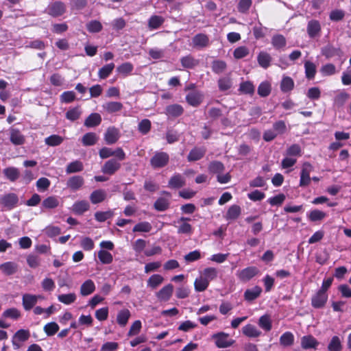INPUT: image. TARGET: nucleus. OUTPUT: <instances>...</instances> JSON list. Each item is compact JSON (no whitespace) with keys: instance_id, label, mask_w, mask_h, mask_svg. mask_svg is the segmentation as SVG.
Masks as SVG:
<instances>
[{"instance_id":"49","label":"nucleus","mask_w":351,"mask_h":351,"mask_svg":"<svg viewBox=\"0 0 351 351\" xmlns=\"http://www.w3.org/2000/svg\"><path fill=\"white\" fill-rule=\"evenodd\" d=\"M152 228V225L147 221L137 223L133 228V232H149Z\"/></svg>"},{"instance_id":"62","label":"nucleus","mask_w":351,"mask_h":351,"mask_svg":"<svg viewBox=\"0 0 351 351\" xmlns=\"http://www.w3.org/2000/svg\"><path fill=\"white\" fill-rule=\"evenodd\" d=\"M239 90L245 94H252L254 91V86L251 82H245L240 84Z\"/></svg>"},{"instance_id":"20","label":"nucleus","mask_w":351,"mask_h":351,"mask_svg":"<svg viewBox=\"0 0 351 351\" xmlns=\"http://www.w3.org/2000/svg\"><path fill=\"white\" fill-rule=\"evenodd\" d=\"M261 292L262 289L258 286H255L252 289H247L244 293L245 300L252 301L259 297Z\"/></svg>"},{"instance_id":"36","label":"nucleus","mask_w":351,"mask_h":351,"mask_svg":"<svg viewBox=\"0 0 351 351\" xmlns=\"http://www.w3.org/2000/svg\"><path fill=\"white\" fill-rule=\"evenodd\" d=\"M59 205V201L58 197L55 196H50L43 200L42 206L43 208L51 209L58 207Z\"/></svg>"},{"instance_id":"8","label":"nucleus","mask_w":351,"mask_h":351,"mask_svg":"<svg viewBox=\"0 0 351 351\" xmlns=\"http://www.w3.org/2000/svg\"><path fill=\"white\" fill-rule=\"evenodd\" d=\"M38 299H43V297L40 295H32L25 293L23 295L22 302L25 310L29 311L37 303Z\"/></svg>"},{"instance_id":"39","label":"nucleus","mask_w":351,"mask_h":351,"mask_svg":"<svg viewBox=\"0 0 351 351\" xmlns=\"http://www.w3.org/2000/svg\"><path fill=\"white\" fill-rule=\"evenodd\" d=\"M208 170L210 173L219 174L224 171V165L219 161H213L209 164Z\"/></svg>"},{"instance_id":"22","label":"nucleus","mask_w":351,"mask_h":351,"mask_svg":"<svg viewBox=\"0 0 351 351\" xmlns=\"http://www.w3.org/2000/svg\"><path fill=\"white\" fill-rule=\"evenodd\" d=\"M130 316L131 313L128 309H121L118 312L117 315V322L118 324L121 326H125L127 324Z\"/></svg>"},{"instance_id":"28","label":"nucleus","mask_w":351,"mask_h":351,"mask_svg":"<svg viewBox=\"0 0 351 351\" xmlns=\"http://www.w3.org/2000/svg\"><path fill=\"white\" fill-rule=\"evenodd\" d=\"M0 270L5 275H12L17 270V265L12 262H7L0 265Z\"/></svg>"},{"instance_id":"53","label":"nucleus","mask_w":351,"mask_h":351,"mask_svg":"<svg viewBox=\"0 0 351 351\" xmlns=\"http://www.w3.org/2000/svg\"><path fill=\"white\" fill-rule=\"evenodd\" d=\"M59 330V326L56 322H50L44 326V331L48 336L55 335Z\"/></svg>"},{"instance_id":"10","label":"nucleus","mask_w":351,"mask_h":351,"mask_svg":"<svg viewBox=\"0 0 351 351\" xmlns=\"http://www.w3.org/2000/svg\"><path fill=\"white\" fill-rule=\"evenodd\" d=\"M47 12L53 16H61L65 12V5L60 1L54 2L48 6Z\"/></svg>"},{"instance_id":"35","label":"nucleus","mask_w":351,"mask_h":351,"mask_svg":"<svg viewBox=\"0 0 351 351\" xmlns=\"http://www.w3.org/2000/svg\"><path fill=\"white\" fill-rule=\"evenodd\" d=\"M5 177L12 182L16 180L19 177V171L15 167H8L3 170Z\"/></svg>"},{"instance_id":"43","label":"nucleus","mask_w":351,"mask_h":351,"mask_svg":"<svg viewBox=\"0 0 351 351\" xmlns=\"http://www.w3.org/2000/svg\"><path fill=\"white\" fill-rule=\"evenodd\" d=\"M58 300L66 305H69L75 301L76 295L75 293L60 294L58 296Z\"/></svg>"},{"instance_id":"7","label":"nucleus","mask_w":351,"mask_h":351,"mask_svg":"<svg viewBox=\"0 0 351 351\" xmlns=\"http://www.w3.org/2000/svg\"><path fill=\"white\" fill-rule=\"evenodd\" d=\"M121 168L120 162L116 159L107 160L101 167V171L108 175L114 174Z\"/></svg>"},{"instance_id":"61","label":"nucleus","mask_w":351,"mask_h":351,"mask_svg":"<svg viewBox=\"0 0 351 351\" xmlns=\"http://www.w3.org/2000/svg\"><path fill=\"white\" fill-rule=\"evenodd\" d=\"M248 53L249 49L245 46H241L234 49L233 55L236 59H241L247 56Z\"/></svg>"},{"instance_id":"60","label":"nucleus","mask_w":351,"mask_h":351,"mask_svg":"<svg viewBox=\"0 0 351 351\" xmlns=\"http://www.w3.org/2000/svg\"><path fill=\"white\" fill-rule=\"evenodd\" d=\"M320 72L324 76L331 75L335 73L336 68L332 64H326L322 66Z\"/></svg>"},{"instance_id":"48","label":"nucleus","mask_w":351,"mask_h":351,"mask_svg":"<svg viewBox=\"0 0 351 351\" xmlns=\"http://www.w3.org/2000/svg\"><path fill=\"white\" fill-rule=\"evenodd\" d=\"M271 92V84L268 82H263L258 88V93L261 97H266Z\"/></svg>"},{"instance_id":"44","label":"nucleus","mask_w":351,"mask_h":351,"mask_svg":"<svg viewBox=\"0 0 351 351\" xmlns=\"http://www.w3.org/2000/svg\"><path fill=\"white\" fill-rule=\"evenodd\" d=\"M104 108L110 113L119 111L123 106L120 102L110 101L103 106Z\"/></svg>"},{"instance_id":"47","label":"nucleus","mask_w":351,"mask_h":351,"mask_svg":"<svg viewBox=\"0 0 351 351\" xmlns=\"http://www.w3.org/2000/svg\"><path fill=\"white\" fill-rule=\"evenodd\" d=\"M329 351H340L341 350V342L339 337H332L330 342L328 346Z\"/></svg>"},{"instance_id":"6","label":"nucleus","mask_w":351,"mask_h":351,"mask_svg":"<svg viewBox=\"0 0 351 351\" xmlns=\"http://www.w3.org/2000/svg\"><path fill=\"white\" fill-rule=\"evenodd\" d=\"M258 273L256 267H248L237 272V276L241 281L247 282L252 279Z\"/></svg>"},{"instance_id":"15","label":"nucleus","mask_w":351,"mask_h":351,"mask_svg":"<svg viewBox=\"0 0 351 351\" xmlns=\"http://www.w3.org/2000/svg\"><path fill=\"white\" fill-rule=\"evenodd\" d=\"M186 99L191 106H197L203 99V94L199 91H193L186 95Z\"/></svg>"},{"instance_id":"30","label":"nucleus","mask_w":351,"mask_h":351,"mask_svg":"<svg viewBox=\"0 0 351 351\" xmlns=\"http://www.w3.org/2000/svg\"><path fill=\"white\" fill-rule=\"evenodd\" d=\"M183 108L178 104L170 105L166 108V114L170 117H178L182 114Z\"/></svg>"},{"instance_id":"54","label":"nucleus","mask_w":351,"mask_h":351,"mask_svg":"<svg viewBox=\"0 0 351 351\" xmlns=\"http://www.w3.org/2000/svg\"><path fill=\"white\" fill-rule=\"evenodd\" d=\"M63 141V138L58 135H51L45 138V142L49 146H57L61 144Z\"/></svg>"},{"instance_id":"64","label":"nucleus","mask_w":351,"mask_h":351,"mask_svg":"<svg viewBox=\"0 0 351 351\" xmlns=\"http://www.w3.org/2000/svg\"><path fill=\"white\" fill-rule=\"evenodd\" d=\"M218 85L221 90H226L232 86V82L229 77H222L219 80Z\"/></svg>"},{"instance_id":"55","label":"nucleus","mask_w":351,"mask_h":351,"mask_svg":"<svg viewBox=\"0 0 351 351\" xmlns=\"http://www.w3.org/2000/svg\"><path fill=\"white\" fill-rule=\"evenodd\" d=\"M350 95L346 92H341L334 99V104L337 106H342L349 99Z\"/></svg>"},{"instance_id":"4","label":"nucleus","mask_w":351,"mask_h":351,"mask_svg":"<svg viewBox=\"0 0 351 351\" xmlns=\"http://www.w3.org/2000/svg\"><path fill=\"white\" fill-rule=\"evenodd\" d=\"M18 201V197L14 193H8L0 197V204L8 210L15 207Z\"/></svg>"},{"instance_id":"27","label":"nucleus","mask_w":351,"mask_h":351,"mask_svg":"<svg viewBox=\"0 0 351 351\" xmlns=\"http://www.w3.org/2000/svg\"><path fill=\"white\" fill-rule=\"evenodd\" d=\"M164 278L160 274H154L149 277L147 280V287L152 289H156L162 283Z\"/></svg>"},{"instance_id":"17","label":"nucleus","mask_w":351,"mask_h":351,"mask_svg":"<svg viewBox=\"0 0 351 351\" xmlns=\"http://www.w3.org/2000/svg\"><path fill=\"white\" fill-rule=\"evenodd\" d=\"M205 153L206 149L204 147H195L189 152L187 159L190 162L200 160Z\"/></svg>"},{"instance_id":"11","label":"nucleus","mask_w":351,"mask_h":351,"mask_svg":"<svg viewBox=\"0 0 351 351\" xmlns=\"http://www.w3.org/2000/svg\"><path fill=\"white\" fill-rule=\"evenodd\" d=\"M209 38L204 34H198L192 39V46L194 48L201 49L208 45Z\"/></svg>"},{"instance_id":"34","label":"nucleus","mask_w":351,"mask_h":351,"mask_svg":"<svg viewBox=\"0 0 351 351\" xmlns=\"http://www.w3.org/2000/svg\"><path fill=\"white\" fill-rule=\"evenodd\" d=\"M241 214V208L238 205L231 206L226 215V219H235L239 217Z\"/></svg>"},{"instance_id":"38","label":"nucleus","mask_w":351,"mask_h":351,"mask_svg":"<svg viewBox=\"0 0 351 351\" xmlns=\"http://www.w3.org/2000/svg\"><path fill=\"white\" fill-rule=\"evenodd\" d=\"M340 50L337 48L334 47L332 45H327L322 49V53L327 58H332L335 56L339 55Z\"/></svg>"},{"instance_id":"12","label":"nucleus","mask_w":351,"mask_h":351,"mask_svg":"<svg viewBox=\"0 0 351 351\" xmlns=\"http://www.w3.org/2000/svg\"><path fill=\"white\" fill-rule=\"evenodd\" d=\"M173 291V286L169 284L163 287L158 292L156 293V297L160 301H168Z\"/></svg>"},{"instance_id":"18","label":"nucleus","mask_w":351,"mask_h":351,"mask_svg":"<svg viewBox=\"0 0 351 351\" xmlns=\"http://www.w3.org/2000/svg\"><path fill=\"white\" fill-rule=\"evenodd\" d=\"M185 185V179L180 174H175L169 181V187L172 189L181 188Z\"/></svg>"},{"instance_id":"31","label":"nucleus","mask_w":351,"mask_h":351,"mask_svg":"<svg viewBox=\"0 0 351 351\" xmlns=\"http://www.w3.org/2000/svg\"><path fill=\"white\" fill-rule=\"evenodd\" d=\"M294 336L291 332H285L280 337V343L284 346H291L293 344Z\"/></svg>"},{"instance_id":"3","label":"nucleus","mask_w":351,"mask_h":351,"mask_svg":"<svg viewBox=\"0 0 351 351\" xmlns=\"http://www.w3.org/2000/svg\"><path fill=\"white\" fill-rule=\"evenodd\" d=\"M169 155L165 152H156L151 158L150 163L153 168H161L165 167L169 162Z\"/></svg>"},{"instance_id":"42","label":"nucleus","mask_w":351,"mask_h":351,"mask_svg":"<svg viewBox=\"0 0 351 351\" xmlns=\"http://www.w3.org/2000/svg\"><path fill=\"white\" fill-rule=\"evenodd\" d=\"M181 64L183 67L186 69H192L195 66L198 62L195 60L191 56H186L182 57L180 60Z\"/></svg>"},{"instance_id":"59","label":"nucleus","mask_w":351,"mask_h":351,"mask_svg":"<svg viewBox=\"0 0 351 351\" xmlns=\"http://www.w3.org/2000/svg\"><path fill=\"white\" fill-rule=\"evenodd\" d=\"M142 324L140 320H136L134 322L132 326H130L128 335L129 337H132L138 335L140 332Z\"/></svg>"},{"instance_id":"58","label":"nucleus","mask_w":351,"mask_h":351,"mask_svg":"<svg viewBox=\"0 0 351 351\" xmlns=\"http://www.w3.org/2000/svg\"><path fill=\"white\" fill-rule=\"evenodd\" d=\"M226 69V63L223 60H215L213 62L212 69L216 73H221Z\"/></svg>"},{"instance_id":"50","label":"nucleus","mask_w":351,"mask_h":351,"mask_svg":"<svg viewBox=\"0 0 351 351\" xmlns=\"http://www.w3.org/2000/svg\"><path fill=\"white\" fill-rule=\"evenodd\" d=\"M169 204L168 198L160 197L156 201L154 208L158 211H164L168 208Z\"/></svg>"},{"instance_id":"9","label":"nucleus","mask_w":351,"mask_h":351,"mask_svg":"<svg viewBox=\"0 0 351 351\" xmlns=\"http://www.w3.org/2000/svg\"><path fill=\"white\" fill-rule=\"evenodd\" d=\"M328 300L327 293L323 291H318L311 298V304L314 308H322Z\"/></svg>"},{"instance_id":"33","label":"nucleus","mask_w":351,"mask_h":351,"mask_svg":"<svg viewBox=\"0 0 351 351\" xmlns=\"http://www.w3.org/2000/svg\"><path fill=\"white\" fill-rule=\"evenodd\" d=\"M164 19L160 16H152L148 21L149 28L151 29H158L164 23Z\"/></svg>"},{"instance_id":"19","label":"nucleus","mask_w":351,"mask_h":351,"mask_svg":"<svg viewBox=\"0 0 351 351\" xmlns=\"http://www.w3.org/2000/svg\"><path fill=\"white\" fill-rule=\"evenodd\" d=\"M317 341L311 335L304 336L301 339V346L304 349L315 348L318 345Z\"/></svg>"},{"instance_id":"46","label":"nucleus","mask_w":351,"mask_h":351,"mask_svg":"<svg viewBox=\"0 0 351 351\" xmlns=\"http://www.w3.org/2000/svg\"><path fill=\"white\" fill-rule=\"evenodd\" d=\"M82 184V179L79 176H73L67 181L68 187L73 190H77L80 189Z\"/></svg>"},{"instance_id":"14","label":"nucleus","mask_w":351,"mask_h":351,"mask_svg":"<svg viewBox=\"0 0 351 351\" xmlns=\"http://www.w3.org/2000/svg\"><path fill=\"white\" fill-rule=\"evenodd\" d=\"M242 333L250 338H256L261 335L262 332L256 326L248 324L242 328Z\"/></svg>"},{"instance_id":"5","label":"nucleus","mask_w":351,"mask_h":351,"mask_svg":"<svg viewBox=\"0 0 351 351\" xmlns=\"http://www.w3.org/2000/svg\"><path fill=\"white\" fill-rule=\"evenodd\" d=\"M29 337L30 332L29 330H19L12 337V344L14 347L15 348H19L21 343L28 340Z\"/></svg>"},{"instance_id":"21","label":"nucleus","mask_w":351,"mask_h":351,"mask_svg":"<svg viewBox=\"0 0 351 351\" xmlns=\"http://www.w3.org/2000/svg\"><path fill=\"white\" fill-rule=\"evenodd\" d=\"M321 30V26L317 21H310L307 26V32L311 38L317 36Z\"/></svg>"},{"instance_id":"45","label":"nucleus","mask_w":351,"mask_h":351,"mask_svg":"<svg viewBox=\"0 0 351 351\" xmlns=\"http://www.w3.org/2000/svg\"><path fill=\"white\" fill-rule=\"evenodd\" d=\"M134 66L130 62H125L117 68V72L124 76L128 75L133 71Z\"/></svg>"},{"instance_id":"57","label":"nucleus","mask_w":351,"mask_h":351,"mask_svg":"<svg viewBox=\"0 0 351 351\" xmlns=\"http://www.w3.org/2000/svg\"><path fill=\"white\" fill-rule=\"evenodd\" d=\"M82 164L80 161L76 160L71 162L66 167V173H71L80 171L82 169Z\"/></svg>"},{"instance_id":"26","label":"nucleus","mask_w":351,"mask_h":351,"mask_svg":"<svg viewBox=\"0 0 351 351\" xmlns=\"http://www.w3.org/2000/svg\"><path fill=\"white\" fill-rule=\"evenodd\" d=\"M209 282L217 278L218 271L214 267L205 268L200 274Z\"/></svg>"},{"instance_id":"41","label":"nucleus","mask_w":351,"mask_h":351,"mask_svg":"<svg viewBox=\"0 0 351 351\" xmlns=\"http://www.w3.org/2000/svg\"><path fill=\"white\" fill-rule=\"evenodd\" d=\"M114 69V63H110L108 64L104 65L103 67H101L99 72L98 75L99 77L101 79H105L113 71Z\"/></svg>"},{"instance_id":"37","label":"nucleus","mask_w":351,"mask_h":351,"mask_svg":"<svg viewBox=\"0 0 351 351\" xmlns=\"http://www.w3.org/2000/svg\"><path fill=\"white\" fill-rule=\"evenodd\" d=\"M271 56L266 52H261L258 56V62L264 69L270 65Z\"/></svg>"},{"instance_id":"2","label":"nucleus","mask_w":351,"mask_h":351,"mask_svg":"<svg viewBox=\"0 0 351 351\" xmlns=\"http://www.w3.org/2000/svg\"><path fill=\"white\" fill-rule=\"evenodd\" d=\"M313 169V166L309 162H306L302 164L300 171V186L306 187L310 184L311 180L310 174Z\"/></svg>"},{"instance_id":"51","label":"nucleus","mask_w":351,"mask_h":351,"mask_svg":"<svg viewBox=\"0 0 351 351\" xmlns=\"http://www.w3.org/2000/svg\"><path fill=\"white\" fill-rule=\"evenodd\" d=\"M98 258L104 264H110L113 260L112 255L110 252L103 250L98 252Z\"/></svg>"},{"instance_id":"23","label":"nucleus","mask_w":351,"mask_h":351,"mask_svg":"<svg viewBox=\"0 0 351 351\" xmlns=\"http://www.w3.org/2000/svg\"><path fill=\"white\" fill-rule=\"evenodd\" d=\"M258 324V326L265 331H269L272 328L271 319L268 314H265L260 317Z\"/></svg>"},{"instance_id":"16","label":"nucleus","mask_w":351,"mask_h":351,"mask_svg":"<svg viewBox=\"0 0 351 351\" xmlns=\"http://www.w3.org/2000/svg\"><path fill=\"white\" fill-rule=\"evenodd\" d=\"M188 220H189V219L181 217L177 221V223L178 224L177 226L178 234H189L192 232V227L187 223Z\"/></svg>"},{"instance_id":"56","label":"nucleus","mask_w":351,"mask_h":351,"mask_svg":"<svg viewBox=\"0 0 351 351\" xmlns=\"http://www.w3.org/2000/svg\"><path fill=\"white\" fill-rule=\"evenodd\" d=\"M138 129L141 134H147L151 129V121L147 119H143L138 123Z\"/></svg>"},{"instance_id":"52","label":"nucleus","mask_w":351,"mask_h":351,"mask_svg":"<svg viewBox=\"0 0 351 351\" xmlns=\"http://www.w3.org/2000/svg\"><path fill=\"white\" fill-rule=\"evenodd\" d=\"M3 316L15 320L21 317V312L16 308H10L3 312Z\"/></svg>"},{"instance_id":"63","label":"nucleus","mask_w":351,"mask_h":351,"mask_svg":"<svg viewBox=\"0 0 351 351\" xmlns=\"http://www.w3.org/2000/svg\"><path fill=\"white\" fill-rule=\"evenodd\" d=\"M101 122V117L99 113L89 114V128L99 125Z\"/></svg>"},{"instance_id":"25","label":"nucleus","mask_w":351,"mask_h":351,"mask_svg":"<svg viewBox=\"0 0 351 351\" xmlns=\"http://www.w3.org/2000/svg\"><path fill=\"white\" fill-rule=\"evenodd\" d=\"M209 285V282L202 275L197 278L194 282V287L196 291L202 292L205 291Z\"/></svg>"},{"instance_id":"29","label":"nucleus","mask_w":351,"mask_h":351,"mask_svg":"<svg viewBox=\"0 0 351 351\" xmlns=\"http://www.w3.org/2000/svg\"><path fill=\"white\" fill-rule=\"evenodd\" d=\"M294 87L293 80L288 76H284L280 83V89L282 92L286 93L291 91Z\"/></svg>"},{"instance_id":"13","label":"nucleus","mask_w":351,"mask_h":351,"mask_svg":"<svg viewBox=\"0 0 351 351\" xmlns=\"http://www.w3.org/2000/svg\"><path fill=\"white\" fill-rule=\"evenodd\" d=\"M104 138L107 144L115 143L119 138V131L114 127L108 128L105 133Z\"/></svg>"},{"instance_id":"40","label":"nucleus","mask_w":351,"mask_h":351,"mask_svg":"<svg viewBox=\"0 0 351 351\" xmlns=\"http://www.w3.org/2000/svg\"><path fill=\"white\" fill-rule=\"evenodd\" d=\"M305 73L308 79H313L316 73V66L310 61H306L304 63Z\"/></svg>"},{"instance_id":"1","label":"nucleus","mask_w":351,"mask_h":351,"mask_svg":"<svg viewBox=\"0 0 351 351\" xmlns=\"http://www.w3.org/2000/svg\"><path fill=\"white\" fill-rule=\"evenodd\" d=\"M216 346L219 348H226L231 346L234 341L229 337L228 333L220 332L212 335Z\"/></svg>"},{"instance_id":"24","label":"nucleus","mask_w":351,"mask_h":351,"mask_svg":"<svg viewBox=\"0 0 351 351\" xmlns=\"http://www.w3.org/2000/svg\"><path fill=\"white\" fill-rule=\"evenodd\" d=\"M107 196L106 192L103 189L94 191L90 195V200L93 204H98L103 202Z\"/></svg>"},{"instance_id":"32","label":"nucleus","mask_w":351,"mask_h":351,"mask_svg":"<svg viewBox=\"0 0 351 351\" xmlns=\"http://www.w3.org/2000/svg\"><path fill=\"white\" fill-rule=\"evenodd\" d=\"M10 141L14 145H22L24 143V136L15 129L10 130Z\"/></svg>"}]
</instances>
